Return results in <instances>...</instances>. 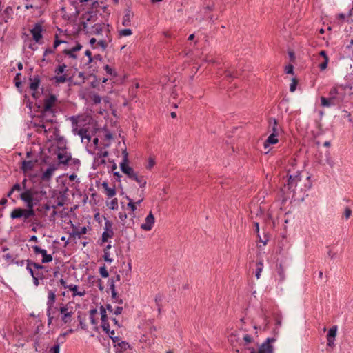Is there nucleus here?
Returning a JSON list of instances; mask_svg holds the SVG:
<instances>
[{
    "label": "nucleus",
    "mask_w": 353,
    "mask_h": 353,
    "mask_svg": "<svg viewBox=\"0 0 353 353\" xmlns=\"http://www.w3.org/2000/svg\"><path fill=\"white\" fill-rule=\"evenodd\" d=\"M34 207H27V208H17L14 209L10 213V217L12 219L23 218V222L29 221L30 218L35 216Z\"/></svg>",
    "instance_id": "f257e3e1"
},
{
    "label": "nucleus",
    "mask_w": 353,
    "mask_h": 353,
    "mask_svg": "<svg viewBox=\"0 0 353 353\" xmlns=\"http://www.w3.org/2000/svg\"><path fill=\"white\" fill-rule=\"evenodd\" d=\"M57 101V97L50 94L48 98L44 100L43 103V110L42 112L43 119L46 121V122H52V119L51 118H48L49 116L51 117H54V111L52 110V107L54 106L55 102Z\"/></svg>",
    "instance_id": "f03ea898"
},
{
    "label": "nucleus",
    "mask_w": 353,
    "mask_h": 353,
    "mask_svg": "<svg viewBox=\"0 0 353 353\" xmlns=\"http://www.w3.org/2000/svg\"><path fill=\"white\" fill-rule=\"evenodd\" d=\"M343 101V97L339 96V92L336 87L332 88L329 92V97H321V105L324 107H330L338 105Z\"/></svg>",
    "instance_id": "7ed1b4c3"
},
{
    "label": "nucleus",
    "mask_w": 353,
    "mask_h": 353,
    "mask_svg": "<svg viewBox=\"0 0 353 353\" xmlns=\"http://www.w3.org/2000/svg\"><path fill=\"white\" fill-rule=\"evenodd\" d=\"M61 314V321L65 324H68L72 321V316L74 314V310L70 303L62 305L59 308Z\"/></svg>",
    "instance_id": "20e7f679"
},
{
    "label": "nucleus",
    "mask_w": 353,
    "mask_h": 353,
    "mask_svg": "<svg viewBox=\"0 0 353 353\" xmlns=\"http://www.w3.org/2000/svg\"><path fill=\"white\" fill-rule=\"evenodd\" d=\"M297 183H301V177L300 173L296 172L295 174H290L287 183L284 184L285 188H288L292 192H294L297 190Z\"/></svg>",
    "instance_id": "39448f33"
},
{
    "label": "nucleus",
    "mask_w": 353,
    "mask_h": 353,
    "mask_svg": "<svg viewBox=\"0 0 353 353\" xmlns=\"http://www.w3.org/2000/svg\"><path fill=\"white\" fill-rule=\"evenodd\" d=\"M57 155L59 163L68 165L69 162L72 161L71 154L68 152L65 147H59Z\"/></svg>",
    "instance_id": "423d86ee"
},
{
    "label": "nucleus",
    "mask_w": 353,
    "mask_h": 353,
    "mask_svg": "<svg viewBox=\"0 0 353 353\" xmlns=\"http://www.w3.org/2000/svg\"><path fill=\"white\" fill-rule=\"evenodd\" d=\"M124 157L122 162L120 163L121 171L125 173L131 179L133 178L137 173H135L133 169L128 165V153L126 150L123 152Z\"/></svg>",
    "instance_id": "0eeeda50"
},
{
    "label": "nucleus",
    "mask_w": 353,
    "mask_h": 353,
    "mask_svg": "<svg viewBox=\"0 0 353 353\" xmlns=\"http://www.w3.org/2000/svg\"><path fill=\"white\" fill-rule=\"evenodd\" d=\"M276 341L274 338H268L259 347L256 353H274L272 343Z\"/></svg>",
    "instance_id": "6e6552de"
},
{
    "label": "nucleus",
    "mask_w": 353,
    "mask_h": 353,
    "mask_svg": "<svg viewBox=\"0 0 353 353\" xmlns=\"http://www.w3.org/2000/svg\"><path fill=\"white\" fill-rule=\"evenodd\" d=\"M33 194L31 190H26L21 194L20 199L26 203L27 207H34L36 205Z\"/></svg>",
    "instance_id": "1a4fd4ad"
},
{
    "label": "nucleus",
    "mask_w": 353,
    "mask_h": 353,
    "mask_svg": "<svg viewBox=\"0 0 353 353\" xmlns=\"http://www.w3.org/2000/svg\"><path fill=\"white\" fill-rule=\"evenodd\" d=\"M91 33L97 36L101 35L102 37H103V35H111L110 30L104 24H95L94 26H93L92 27Z\"/></svg>",
    "instance_id": "9d476101"
},
{
    "label": "nucleus",
    "mask_w": 353,
    "mask_h": 353,
    "mask_svg": "<svg viewBox=\"0 0 353 353\" xmlns=\"http://www.w3.org/2000/svg\"><path fill=\"white\" fill-rule=\"evenodd\" d=\"M32 248L35 254L42 255L41 262L43 263H47L52 261V256L51 254H48L47 251L46 250L41 248L38 245H33L32 246Z\"/></svg>",
    "instance_id": "9b49d317"
},
{
    "label": "nucleus",
    "mask_w": 353,
    "mask_h": 353,
    "mask_svg": "<svg viewBox=\"0 0 353 353\" xmlns=\"http://www.w3.org/2000/svg\"><path fill=\"white\" fill-rule=\"evenodd\" d=\"M154 222V216L152 212H150L149 214L145 219V223L141 225V228L145 231H150L152 230Z\"/></svg>",
    "instance_id": "f8f14e48"
},
{
    "label": "nucleus",
    "mask_w": 353,
    "mask_h": 353,
    "mask_svg": "<svg viewBox=\"0 0 353 353\" xmlns=\"http://www.w3.org/2000/svg\"><path fill=\"white\" fill-rule=\"evenodd\" d=\"M111 41H112L111 35L104 36L102 38H100L98 39V41L97 42V45L95 46H93V48H97L99 47L102 49V50H105L108 48V44Z\"/></svg>",
    "instance_id": "ddd939ff"
},
{
    "label": "nucleus",
    "mask_w": 353,
    "mask_h": 353,
    "mask_svg": "<svg viewBox=\"0 0 353 353\" xmlns=\"http://www.w3.org/2000/svg\"><path fill=\"white\" fill-rule=\"evenodd\" d=\"M82 46L80 43H77L74 47H72L70 49H65L63 50V54L68 56L70 58L73 59H77V52L81 50Z\"/></svg>",
    "instance_id": "4468645a"
},
{
    "label": "nucleus",
    "mask_w": 353,
    "mask_h": 353,
    "mask_svg": "<svg viewBox=\"0 0 353 353\" xmlns=\"http://www.w3.org/2000/svg\"><path fill=\"white\" fill-rule=\"evenodd\" d=\"M57 169V165L52 164L46 169V170L42 174L41 179L43 181H50L54 174V171Z\"/></svg>",
    "instance_id": "2eb2a0df"
},
{
    "label": "nucleus",
    "mask_w": 353,
    "mask_h": 353,
    "mask_svg": "<svg viewBox=\"0 0 353 353\" xmlns=\"http://www.w3.org/2000/svg\"><path fill=\"white\" fill-rule=\"evenodd\" d=\"M56 301L55 291L49 290L48 293V301H47V309L49 310H57L54 307V303Z\"/></svg>",
    "instance_id": "dca6fc26"
},
{
    "label": "nucleus",
    "mask_w": 353,
    "mask_h": 353,
    "mask_svg": "<svg viewBox=\"0 0 353 353\" xmlns=\"http://www.w3.org/2000/svg\"><path fill=\"white\" fill-rule=\"evenodd\" d=\"M42 27L39 24H36L35 26L31 30V34L34 40L36 42H39L42 38Z\"/></svg>",
    "instance_id": "f3484780"
},
{
    "label": "nucleus",
    "mask_w": 353,
    "mask_h": 353,
    "mask_svg": "<svg viewBox=\"0 0 353 353\" xmlns=\"http://www.w3.org/2000/svg\"><path fill=\"white\" fill-rule=\"evenodd\" d=\"M90 117L89 116H72L70 118L73 125H77L78 123H83V122H90Z\"/></svg>",
    "instance_id": "a211bd4d"
},
{
    "label": "nucleus",
    "mask_w": 353,
    "mask_h": 353,
    "mask_svg": "<svg viewBox=\"0 0 353 353\" xmlns=\"http://www.w3.org/2000/svg\"><path fill=\"white\" fill-rule=\"evenodd\" d=\"M105 226H106V228L102 234V241L103 242L108 241V239L112 237L114 234L112 230L110 228L111 224L109 221L105 222Z\"/></svg>",
    "instance_id": "6ab92c4d"
},
{
    "label": "nucleus",
    "mask_w": 353,
    "mask_h": 353,
    "mask_svg": "<svg viewBox=\"0 0 353 353\" xmlns=\"http://www.w3.org/2000/svg\"><path fill=\"white\" fill-rule=\"evenodd\" d=\"M269 129L272 134H279L281 128L279 127L275 119L270 118L269 119Z\"/></svg>",
    "instance_id": "aec40b11"
},
{
    "label": "nucleus",
    "mask_w": 353,
    "mask_h": 353,
    "mask_svg": "<svg viewBox=\"0 0 353 353\" xmlns=\"http://www.w3.org/2000/svg\"><path fill=\"white\" fill-rule=\"evenodd\" d=\"M134 14L130 10L125 11L123 17L122 25L124 26H130L131 25V20L133 18Z\"/></svg>",
    "instance_id": "412c9836"
},
{
    "label": "nucleus",
    "mask_w": 353,
    "mask_h": 353,
    "mask_svg": "<svg viewBox=\"0 0 353 353\" xmlns=\"http://www.w3.org/2000/svg\"><path fill=\"white\" fill-rule=\"evenodd\" d=\"M278 136H279V134H272L271 133L270 135L268 137V139L264 142V147H265V148H267L268 146L270 144H276V143H277L278 141H279Z\"/></svg>",
    "instance_id": "4be33fe9"
},
{
    "label": "nucleus",
    "mask_w": 353,
    "mask_h": 353,
    "mask_svg": "<svg viewBox=\"0 0 353 353\" xmlns=\"http://www.w3.org/2000/svg\"><path fill=\"white\" fill-rule=\"evenodd\" d=\"M35 163L32 161H23L21 165V170L23 172L32 170L34 167Z\"/></svg>",
    "instance_id": "5701e85b"
},
{
    "label": "nucleus",
    "mask_w": 353,
    "mask_h": 353,
    "mask_svg": "<svg viewBox=\"0 0 353 353\" xmlns=\"http://www.w3.org/2000/svg\"><path fill=\"white\" fill-rule=\"evenodd\" d=\"M30 80L32 81L30 85V90L32 91H36L39 88V85L41 82L40 77L38 75H37L34 76L32 79L30 78Z\"/></svg>",
    "instance_id": "b1692460"
},
{
    "label": "nucleus",
    "mask_w": 353,
    "mask_h": 353,
    "mask_svg": "<svg viewBox=\"0 0 353 353\" xmlns=\"http://www.w3.org/2000/svg\"><path fill=\"white\" fill-rule=\"evenodd\" d=\"M102 186H103V188H104V190L105 191L106 195L109 198H112V197H113L116 194L115 189L114 188H111L108 187V185L107 182H103L102 183Z\"/></svg>",
    "instance_id": "393cba45"
},
{
    "label": "nucleus",
    "mask_w": 353,
    "mask_h": 353,
    "mask_svg": "<svg viewBox=\"0 0 353 353\" xmlns=\"http://www.w3.org/2000/svg\"><path fill=\"white\" fill-rule=\"evenodd\" d=\"M68 289L73 292L72 296H75L77 295L80 296H83L85 294V291L83 290L82 292H79L77 290L78 287L76 285H68Z\"/></svg>",
    "instance_id": "a878e982"
},
{
    "label": "nucleus",
    "mask_w": 353,
    "mask_h": 353,
    "mask_svg": "<svg viewBox=\"0 0 353 353\" xmlns=\"http://www.w3.org/2000/svg\"><path fill=\"white\" fill-rule=\"evenodd\" d=\"M77 134L81 138L82 141L84 139H87L88 141H90L91 137L88 134L87 130L81 128L77 131Z\"/></svg>",
    "instance_id": "bb28decb"
},
{
    "label": "nucleus",
    "mask_w": 353,
    "mask_h": 353,
    "mask_svg": "<svg viewBox=\"0 0 353 353\" xmlns=\"http://www.w3.org/2000/svg\"><path fill=\"white\" fill-rule=\"evenodd\" d=\"M132 179L137 181L141 188H143L146 185V180L143 176H139L136 174Z\"/></svg>",
    "instance_id": "cd10ccee"
},
{
    "label": "nucleus",
    "mask_w": 353,
    "mask_h": 353,
    "mask_svg": "<svg viewBox=\"0 0 353 353\" xmlns=\"http://www.w3.org/2000/svg\"><path fill=\"white\" fill-rule=\"evenodd\" d=\"M127 199L129 201V203H128L127 206L132 212V213L131 214L132 217L134 218L135 217L134 211L137 210V205H135V203L130 197L127 196Z\"/></svg>",
    "instance_id": "c85d7f7f"
},
{
    "label": "nucleus",
    "mask_w": 353,
    "mask_h": 353,
    "mask_svg": "<svg viewBox=\"0 0 353 353\" xmlns=\"http://www.w3.org/2000/svg\"><path fill=\"white\" fill-rule=\"evenodd\" d=\"M53 79L54 80L55 83L59 84V83H64L67 81L68 79L65 74L63 75H57L55 76Z\"/></svg>",
    "instance_id": "c756f323"
},
{
    "label": "nucleus",
    "mask_w": 353,
    "mask_h": 353,
    "mask_svg": "<svg viewBox=\"0 0 353 353\" xmlns=\"http://www.w3.org/2000/svg\"><path fill=\"white\" fill-rule=\"evenodd\" d=\"M256 266H257V268L256 270L255 276H256V279H259L260 278L261 273V272L263 270V262L262 261L257 262Z\"/></svg>",
    "instance_id": "7c9ffc66"
},
{
    "label": "nucleus",
    "mask_w": 353,
    "mask_h": 353,
    "mask_svg": "<svg viewBox=\"0 0 353 353\" xmlns=\"http://www.w3.org/2000/svg\"><path fill=\"white\" fill-rule=\"evenodd\" d=\"M336 331H337L336 326H333L332 327L330 328L327 335V338L334 339V338L336 335Z\"/></svg>",
    "instance_id": "2f4dec72"
},
{
    "label": "nucleus",
    "mask_w": 353,
    "mask_h": 353,
    "mask_svg": "<svg viewBox=\"0 0 353 353\" xmlns=\"http://www.w3.org/2000/svg\"><path fill=\"white\" fill-rule=\"evenodd\" d=\"M108 206L111 210H116L118 208V200L117 198H114L111 200V201L108 203Z\"/></svg>",
    "instance_id": "473e14b6"
},
{
    "label": "nucleus",
    "mask_w": 353,
    "mask_h": 353,
    "mask_svg": "<svg viewBox=\"0 0 353 353\" xmlns=\"http://www.w3.org/2000/svg\"><path fill=\"white\" fill-rule=\"evenodd\" d=\"M277 272L280 276V280L283 281L285 279V270L281 264L277 268Z\"/></svg>",
    "instance_id": "72a5a7b5"
},
{
    "label": "nucleus",
    "mask_w": 353,
    "mask_h": 353,
    "mask_svg": "<svg viewBox=\"0 0 353 353\" xmlns=\"http://www.w3.org/2000/svg\"><path fill=\"white\" fill-rule=\"evenodd\" d=\"M132 34V30L127 28V29H123L119 31V35L120 37H127L130 36Z\"/></svg>",
    "instance_id": "f704fd0d"
},
{
    "label": "nucleus",
    "mask_w": 353,
    "mask_h": 353,
    "mask_svg": "<svg viewBox=\"0 0 353 353\" xmlns=\"http://www.w3.org/2000/svg\"><path fill=\"white\" fill-rule=\"evenodd\" d=\"M110 289L111 290L112 299H115L116 296H117V292H116V290H115L114 278H112L111 279V283H110Z\"/></svg>",
    "instance_id": "c9c22d12"
},
{
    "label": "nucleus",
    "mask_w": 353,
    "mask_h": 353,
    "mask_svg": "<svg viewBox=\"0 0 353 353\" xmlns=\"http://www.w3.org/2000/svg\"><path fill=\"white\" fill-rule=\"evenodd\" d=\"M117 346H118V347L120 348L121 350H124V351L130 348V346L128 344V343H127L125 341H121V342L118 343Z\"/></svg>",
    "instance_id": "e433bc0d"
},
{
    "label": "nucleus",
    "mask_w": 353,
    "mask_h": 353,
    "mask_svg": "<svg viewBox=\"0 0 353 353\" xmlns=\"http://www.w3.org/2000/svg\"><path fill=\"white\" fill-rule=\"evenodd\" d=\"M352 210L349 207H346L344 209V212L343 213V217L345 219L347 220L352 216Z\"/></svg>",
    "instance_id": "4c0bfd02"
},
{
    "label": "nucleus",
    "mask_w": 353,
    "mask_h": 353,
    "mask_svg": "<svg viewBox=\"0 0 353 353\" xmlns=\"http://www.w3.org/2000/svg\"><path fill=\"white\" fill-rule=\"evenodd\" d=\"M66 65L65 64H62V65H59L54 70V72L57 74H62L65 72V68H66Z\"/></svg>",
    "instance_id": "58836bf2"
},
{
    "label": "nucleus",
    "mask_w": 353,
    "mask_h": 353,
    "mask_svg": "<svg viewBox=\"0 0 353 353\" xmlns=\"http://www.w3.org/2000/svg\"><path fill=\"white\" fill-rule=\"evenodd\" d=\"M297 83H298V81L296 80V79L293 78L292 79V82H291V83L290 85V92H294L296 90Z\"/></svg>",
    "instance_id": "ea45409f"
},
{
    "label": "nucleus",
    "mask_w": 353,
    "mask_h": 353,
    "mask_svg": "<svg viewBox=\"0 0 353 353\" xmlns=\"http://www.w3.org/2000/svg\"><path fill=\"white\" fill-rule=\"evenodd\" d=\"M101 327L103 329V330L107 334H109V332H110V325L108 322V321H103V322H101Z\"/></svg>",
    "instance_id": "a19ab883"
},
{
    "label": "nucleus",
    "mask_w": 353,
    "mask_h": 353,
    "mask_svg": "<svg viewBox=\"0 0 353 353\" xmlns=\"http://www.w3.org/2000/svg\"><path fill=\"white\" fill-rule=\"evenodd\" d=\"M87 232V228L85 227H83L80 228L79 230H77L74 232V234L77 236L79 238L81 237L82 234H84Z\"/></svg>",
    "instance_id": "79ce46f5"
},
{
    "label": "nucleus",
    "mask_w": 353,
    "mask_h": 353,
    "mask_svg": "<svg viewBox=\"0 0 353 353\" xmlns=\"http://www.w3.org/2000/svg\"><path fill=\"white\" fill-rule=\"evenodd\" d=\"M51 208L50 205L48 203L43 205L41 208H37V211L39 212H43V210H44L45 212H43V215L44 216H46V212L48 211Z\"/></svg>",
    "instance_id": "37998d69"
},
{
    "label": "nucleus",
    "mask_w": 353,
    "mask_h": 353,
    "mask_svg": "<svg viewBox=\"0 0 353 353\" xmlns=\"http://www.w3.org/2000/svg\"><path fill=\"white\" fill-rule=\"evenodd\" d=\"M38 131H41L43 130L45 133H48V132L50 130V128H48V123H43L42 124H39L38 125Z\"/></svg>",
    "instance_id": "c03bdc74"
},
{
    "label": "nucleus",
    "mask_w": 353,
    "mask_h": 353,
    "mask_svg": "<svg viewBox=\"0 0 353 353\" xmlns=\"http://www.w3.org/2000/svg\"><path fill=\"white\" fill-rule=\"evenodd\" d=\"M99 273L101 276L103 278H107L108 276V272L105 266L101 267L99 269Z\"/></svg>",
    "instance_id": "a18cd8bd"
},
{
    "label": "nucleus",
    "mask_w": 353,
    "mask_h": 353,
    "mask_svg": "<svg viewBox=\"0 0 353 353\" xmlns=\"http://www.w3.org/2000/svg\"><path fill=\"white\" fill-rule=\"evenodd\" d=\"M55 310H49V309H47V316H48V324H50L52 323V321L53 319L52 314L54 313Z\"/></svg>",
    "instance_id": "49530a36"
},
{
    "label": "nucleus",
    "mask_w": 353,
    "mask_h": 353,
    "mask_svg": "<svg viewBox=\"0 0 353 353\" xmlns=\"http://www.w3.org/2000/svg\"><path fill=\"white\" fill-rule=\"evenodd\" d=\"M110 252L108 251V250H104V254H103V259L105 260V261L106 262H108V263H111L112 262V259L110 257Z\"/></svg>",
    "instance_id": "de8ad7c7"
},
{
    "label": "nucleus",
    "mask_w": 353,
    "mask_h": 353,
    "mask_svg": "<svg viewBox=\"0 0 353 353\" xmlns=\"http://www.w3.org/2000/svg\"><path fill=\"white\" fill-rule=\"evenodd\" d=\"M328 61H329L328 57H325V59H324V61L323 63H321V64H319V68L321 70L326 69V68L327 67Z\"/></svg>",
    "instance_id": "09e8293b"
},
{
    "label": "nucleus",
    "mask_w": 353,
    "mask_h": 353,
    "mask_svg": "<svg viewBox=\"0 0 353 353\" xmlns=\"http://www.w3.org/2000/svg\"><path fill=\"white\" fill-rule=\"evenodd\" d=\"M14 81H15V85L17 87H19L21 84V74L20 73H17L15 78H14Z\"/></svg>",
    "instance_id": "8fccbe9b"
},
{
    "label": "nucleus",
    "mask_w": 353,
    "mask_h": 353,
    "mask_svg": "<svg viewBox=\"0 0 353 353\" xmlns=\"http://www.w3.org/2000/svg\"><path fill=\"white\" fill-rule=\"evenodd\" d=\"M243 339L245 341L244 345L249 344V343H252V341L253 340L252 338L248 334H245L243 337Z\"/></svg>",
    "instance_id": "3c124183"
},
{
    "label": "nucleus",
    "mask_w": 353,
    "mask_h": 353,
    "mask_svg": "<svg viewBox=\"0 0 353 353\" xmlns=\"http://www.w3.org/2000/svg\"><path fill=\"white\" fill-rule=\"evenodd\" d=\"M59 350H60V345L59 344H56L54 345L51 349H50V352L51 353H59Z\"/></svg>",
    "instance_id": "603ef678"
},
{
    "label": "nucleus",
    "mask_w": 353,
    "mask_h": 353,
    "mask_svg": "<svg viewBox=\"0 0 353 353\" xmlns=\"http://www.w3.org/2000/svg\"><path fill=\"white\" fill-rule=\"evenodd\" d=\"M294 67L292 65H288L285 67V71L287 74H293Z\"/></svg>",
    "instance_id": "864d4df0"
},
{
    "label": "nucleus",
    "mask_w": 353,
    "mask_h": 353,
    "mask_svg": "<svg viewBox=\"0 0 353 353\" xmlns=\"http://www.w3.org/2000/svg\"><path fill=\"white\" fill-rule=\"evenodd\" d=\"M78 78L80 79V81L78 83L79 84H81L85 82V76L83 72H79L78 74Z\"/></svg>",
    "instance_id": "5fc2aeb1"
},
{
    "label": "nucleus",
    "mask_w": 353,
    "mask_h": 353,
    "mask_svg": "<svg viewBox=\"0 0 353 353\" xmlns=\"http://www.w3.org/2000/svg\"><path fill=\"white\" fill-rule=\"evenodd\" d=\"M95 163H97L98 165L105 164V161L103 158H100L99 157L97 156L95 159Z\"/></svg>",
    "instance_id": "6e6d98bb"
},
{
    "label": "nucleus",
    "mask_w": 353,
    "mask_h": 353,
    "mask_svg": "<svg viewBox=\"0 0 353 353\" xmlns=\"http://www.w3.org/2000/svg\"><path fill=\"white\" fill-rule=\"evenodd\" d=\"M85 54L88 57V63H92L94 58L92 57L91 52L88 50L85 51Z\"/></svg>",
    "instance_id": "4d7b16f0"
},
{
    "label": "nucleus",
    "mask_w": 353,
    "mask_h": 353,
    "mask_svg": "<svg viewBox=\"0 0 353 353\" xmlns=\"http://www.w3.org/2000/svg\"><path fill=\"white\" fill-rule=\"evenodd\" d=\"M108 155V152L106 150L101 151L99 153L97 154V156L99 157L100 158L106 157Z\"/></svg>",
    "instance_id": "13d9d810"
},
{
    "label": "nucleus",
    "mask_w": 353,
    "mask_h": 353,
    "mask_svg": "<svg viewBox=\"0 0 353 353\" xmlns=\"http://www.w3.org/2000/svg\"><path fill=\"white\" fill-rule=\"evenodd\" d=\"M119 217L121 221H124L127 219V214L125 212H119Z\"/></svg>",
    "instance_id": "bf43d9fd"
},
{
    "label": "nucleus",
    "mask_w": 353,
    "mask_h": 353,
    "mask_svg": "<svg viewBox=\"0 0 353 353\" xmlns=\"http://www.w3.org/2000/svg\"><path fill=\"white\" fill-rule=\"evenodd\" d=\"M122 311H123V307L118 306L115 308V310L114 311V314L116 315H119L122 313Z\"/></svg>",
    "instance_id": "052dcab7"
},
{
    "label": "nucleus",
    "mask_w": 353,
    "mask_h": 353,
    "mask_svg": "<svg viewBox=\"0 0 353 353\" xmlns=\"http://www.w3.org/2000/svg\"><path fill=\"white\" fill-rule=\"evenodd\" d=\"M104 69L108 74L112 75L113 74V70L108 65H106Z\"/></svg>",
    "instance_id": "680f3d73"
},
{
    "label": "nucleus",
    "mask_w": 353,
    "mask_h": 353,
    "mask_svg": "<svg viewBox=\"0 0 353 353\" xmlns=\"http://www.w3.org/2000/svg\"><path fill=\"white\" fill-rule=\"evenodd\" d=\"M154 164H155V162H154V159L150 158L148 161V165L147 166V168H148V169L152 168L154 165Z\"/></svg>",
    "instance_id": "e2e57ef3"
},
{
    "label": "nucleus",
    "mask_w": 353,
    "mask_h": 353,
    "mask_svg": "<svg viewBox=\"0 0 353 353\" xmlns=\"http://www.w3.org/2000/svg\"><path fill=\"white\" fill-rule=\"evenodd\" d=\"M93 101L95 103H100L101 101V97L99 95L95 94L93 97Z\"/></svg>",
    "instance_id": "0e129e2a"
},
{
    "label": "nucleus",
    "mask_w": 353,
    "mask_h": 353,
    "mask_svg": "<svg viewBox=\"0 0 353 353\" xmlns=\"http://www.w3.org/2000/svg\"><path fill=\"white\" fill-rule=\"evenodd\" d=\"M226 76L228 77L233 78V77H236L237 76V74H236V72L234 73V72H231L230 71H226Z\"/></svg>",
    "instance_id": "69168bd1"
},
{
    "label": "nucleus",
    "mask_w": 353,
    "mask_h": 353,
    "mask_svg": "<svg viewBox=\"0 0 353 353\" xmlns=\"http://www.w3.org/2000/svg\"><path fill=\"white\" fill-rule=\"evenodd\" d=\"M13 191H20L21 188V185L19 183H16L13 185L12 188Z\"/></svg>",
    "instance_id": "338daca9"
},
{
    "label": "nucleus",
    "mask_w": 353,
    "mask_h": 353,
    "mask_svg": "<svg viewBox=\"0 0 353 353\" xmlns=\"http://www.w3.org/2000/svg\"><path fill=\"white\" fill-rule=\"evenodd\" d=\"M246 353H256L255 349L254 347H248L246 348Z\"/></svg>",
    "instance_id": "774afa93"
}]
</instances>
